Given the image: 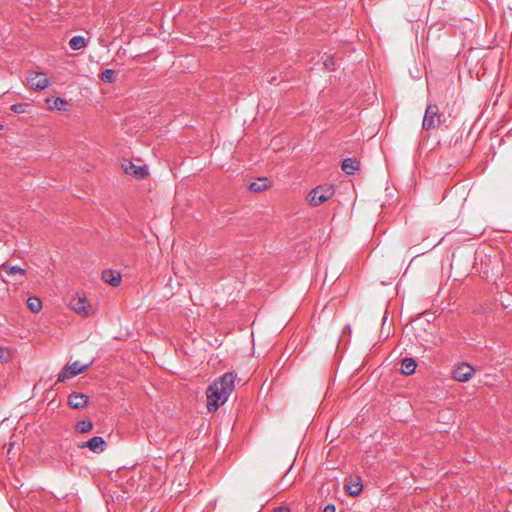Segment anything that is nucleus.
<instances>
[{"label": "nucleus", "mask_w": 512, "mask_h": 512, "mask_svg": "<svg viewBox=\"0 0 512 512\" xmlns=\"http://www.w3.org/2000/svg\"><path fill=\"white\" fill-rule=\"evenodd\" d=\"M235 378L232 372H228L208 386L206 396L207 408L210 412L216 411L220 404L228 400L235 387Z\"/></svg>", "instance_id": "obj_1"}, {"label": "nucleus", "mask_w": 512, "mask_h": 512, "mask_svg": "<svg viewBox=\"0 0 512 512\" xmlns=\"http://www.w3.org/2000/svg\"><path fill=\"white\" fill-rule=\"evenodd\" d=\"M446 118L443 113L439 112V108L435 104L427 106L422 122L424 130H430L439 127L445 122Z\"/></svg>", "instance_id": "obj_2"}, {"label": "nucleus", "mask_w": 512, "mask_h": 512, "mask_svg": "<svg viewBox=\"0 0 512 512\" xmlns=\"http://www.w3.org/2000/svg\"><path fill=\"white\" fill-rule=\"evenodd\" d=\"M333 195L334 189L331 185H320L309 193V203L318 206L329 200Z\"/></svg>", "instance_id": "obj_3"}, {"label": "nucleus", "mask_w": 512, "mask_h": 512, "mask_svg": "<svg viewBox=\"0 0 512 512\" xmlns=\"http://www.w3.org/2000/svg\"><path fill=\"white\" fill-rule=\"evenodd\" d=\"M91 364L92 361L87 364H81L79 361H74L71 364H67L58 374L57 382H64L67 379H71L79 375L80 373L87 370Z\"/></svg>", "instance_id": "obj_4"}, {"label": "nucleus", "mask_w": 512, "mask_h": 512, "mask_svg": "<svg viewBox=\"0 0 512 512\" xmlns=\"http://www.w3.org/2000/svg\"><path fill=\"white\" fill-rule=\"evenodd\" d=\"M79 448H88L94 453H102L107 448V443L101 436H94L86 442L78 444Z\"/></svg>", "instance_id": "obj_5"}, {"label": "nucleus", "mask_w": 512, "mask_h": 512, "mask_svg": "<svg viewBox=\"0 0 512 512\" xmlns=\"http://www.w3.org/2000/svg\"><path fill=\"white\" fill-rule=\"evenodd\" d=\"M121 166L126 174L131 175L136 179H142L148 174V170L145 166L135 165L130 160H124Z\"/></svg>", "instance_id": "obj_6"}, {"label": "nucleus", "mask_w": 512, "mask_h": 512, "mask_svg": "<svg viewBox=\"0 0 512 512\" xmlns=\"http://www.w3.org/2000/svg\"><path fill=\"white\" fill-rule=\"evenodd\" d=\"M474 372L475 370L471 365L461 363L453 369L452 375L455 380L459 382H466L470 380Z\"/></svg>", "instance_id": "obj_7"}, {"label": "nucleus", "mask_w": 512, "mask_h": 512, "mask_svg": "<svg viewBox=\"0 0 512 512\" xmlns=\"http://www.w3.org/2000/svg\"><path fill=\"white\" fill-rule=\"evenodd\" d=\"M31 89L36 91L44 90L49 85V79L44 73H32L27 77Z\"/></svg>", "instance_id": "obj_8"}, {"label": "nucleus", "mask_w": 512, "mask_h": 512, "mask_svg": "<svg viewBox=\"0 0 512 512\" xmlns=\"http://www.w3.org/2000/svg\"><path fill=\"white\" fill-rule=\"evenodd\" d=\"M71 308L79 315L88 316L92 311L91 305L85 297H75L70 302Z\"/></svg>", "instance_id": "obj_9"}, {"label": "nucleus", "mask_w": 512, "mask_h": 512, "mask_svg": "<svg viewBox=\"0 0 512 512\" xmlns=\"http://www.w3.org/2000/svg\"><path fill=\"white\" fill-rule=\"evenodd\" d=\"M89 403V397L83 393L74 392L68 397V404L74 409H83Z\"/></svg>", "instance_id": "obj_10"}, {"label": "nucleus", "mask_w": 512, "mask_h": 512, "mask_svg": "<svg viewBox=\"0 0 512 512\" xmlns=\"http://www.w3.org/2000/svg\"><path fill=\"white\" fill-rule=\"evenodd\" d=\"M102 279L113 287H117L121 283V275L114 270H104L102 272Z\"/></svg>", "instance_id": "obj_11"}, {"label": "nucleus", "mask_w": 512, "mask_h": 512, "mask_svg": "<svg viewBox=\"0 0 512 512\" xmlns=\"http://www.w3.org/2000/svg\"><path fill=\"white\" fill-rule=\"evenodd\" d=\"M48 109L50 110H64L67 102L61 97H48L46 98Z\"/></svg>", "instance_id": "obj_12"}, {"label": "nucleus", "mask_w": 512, "mask_h": 512, "mask_svg": "<svg viewBox=\"0 0 512 512\" xmlns=\"http://www.w3.org/2000/svg\"><path fill=\"white\" fill-rule=\"evenodd\" d=\"M417 364L412 358H404L401 362V372L405 375H411L415 372Z\"/></svg>", "instance_id": "obj_13"}, {"label": "nucleus", "mask_w": 512, "mask_h": 512, "mask_svg": "<svg viewBox=\"0 0 512 512\" xmlns=\"http://www.w3.org/2000/svg\"><path fill=\"white\" fill-rule=\"evenodd\" d=\"M0 273H5L8 276H15L17 274L23 276L25 274V270L22 269L19 266H12V265H8V264H2L0 266Z\"/></svg>", "instance_id": "obj_14"}, {"label": "nucleus", "mask_w": 512, "mask_h": 512, "mask_svg": "<svg viewBox=\"0 0 512 512\" xmlns=\"http://www.w3.org/2000/svg\"><path fill=\"white\" fill-rule=\"evenodd\" d=\"M358 169V162L353 158H346L342 162V170L348 174L352 175Z\"/></svg>", "instance_id": "obj_15"}, {"label": "nucleus", "mask_w": 512, "mask_h": 512, "mask_svg": "<svg viewBox=\"0 0 512 512\" xmlns=\"http://www.w3.org/2000/svg\"><path fill=\"white\" fill-rule=\"evenodd\" d=\"M87 41L83 36H74L69 41V46L72 50H80L86 47Z\"/></svg>", "instance_id": "obj_16"}, {"label": "nucleus", "mask_w": 512, "mask_h": 512, "mask_svg": "<svg viewBox=\"0 0 512 512\" xmlns=\"http://www.w3.org/2000/svg\"><path fill=\"white\" fill-rule=\"evenodd\" d=\"M27 306L31 312L38 313L42 309V302L38 297H29Z\"/></svg>", "instance_id": "obj_17"}, {"label": "nucleus", "mask_w": 512, "mask_h": 512, "mask_svg": "<svg viewBox=\"0 0 512 512\" xmlns=\"http://www.w3.org/2000/svg\"><path fill=\"white\" fill-rule=\"evenodd\" d=\"M75 429L80 433H88L93 429V423L90 420H81L76 423Z\"/></svg>", "instance_id": "obj_18"}, {"label": "nucleus", "mask_w": 512, "mask_h": 512, "mask_svg": "<svg viewBox=\"0 0 512 512\" xmlns=\"http://www.w3.org/2000/svg\"><path fill=\"white\" fill-rule=\"evenodd\" d=\"M267 187L265 179H259L249 185V190L252 192H261Z\"/></svg>", "instance_id": "obj_19"}, {"label": "nucleus", "mask_w": 512, "mask_h": 512, "mask_svg": "<svg viewBox=\"0 0 512 512\" xmlns=\"http://www.w3.org/2000/svg\"><path fill=\"white\" fill-rule=\"evenodd\" d=\"M115 72L112 69H105L101 73V80L105 83H113L115 81Z\"/></svg>", "instance_id": "obj_20"}, {"label": "nucleus", "mask_w": 512, "mask_h": 512, "mask_svg": "<svg viewBox=\"0 0 512 512\" xmlns=\"http://www.w3.org/2000/svg\"><path fill=\"white\" fill-rule=\"evenodd\" d=\"M28 107H29V105L27 103H16V104L11 105L10 109L14 113L24 114V113L28 112V110H27Z\"/></svg>", "instance_id": "obj_21"}, {"label": "nucleus", "mask_w": 512, "mask_h": 512, "mask_svg": "<svg viewBox=\"0 0 512 512\" xmlns=\"http://www.w3.org/2000/svg\"><path fill=\"white\" fill-rule=\"evenodd\" d=\"M347 490L351 496H357L362 491V485L358 482L351 483V484L347 485Z\"/></svg>", "instance_id": "obj_22"}, {"label": "nucleus", "mask_w": 512, "mask_h": 512, "mask_svg": "<svg viewBox=\"0 0 512 512\" xmlns=\"http://www.w3.org/2000/svg\"><path fill=\"white\" fill-rule=\"evenodd\" d=\"M323 512H336V507L333 504H327L324 507Z\"/></svg>", "instance_id": "obj_23"}, {"label": "nucleus", "mask_w": 512, "mask_h": 512, "mask_svg": "<svg viewBox=\"0 0 512 512\" xmlns=\"http://www.w3.org/2000/svg\"><path fill=\"white\" fill-rule=\"evenodd\" d=\"M324 65L328 68H331L332 66H334V60L333 58H327L325 61H324Z\"/></svg>", "instance_id": "obj_24"}, {"label": "nucleus", "mask_w": 512, "mask_h": 512, "mask_svg": "<svg viewBox=\"0 0 512 512\" xmlns=\"http://www.w3.org/2000/svg\"><path fill=\"white\" fill-rule=\"evenodd\" d=\"M273 512H289L287 508L279 507L273 510Z\"/></svg>", "instance_id": "obj_25"}, {"label": "nucleus", "mask_w": 512, "mask_h": 512, "mask_svg": "<svg viewBox=\"0 0 512 512\" xmlns=\"http://www.w3.org/2000/svg\"><path fill=\"white\" fill-rule=\"evenodd\" d=\"M3 354H4L3 350L0 349V359H3Z\"/></svg>", "instance_id": "obj_26"}]
</instances>
